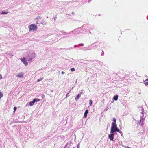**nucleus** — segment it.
<instances>
[{"label":"nucleus","instance_id":"72a5a7b5","mask_svg":"<svg viewBox=\"0 0 148 148\" xmlns=\"http://www.w3.org/2000/svg\"><path fill=\"white\" fill-rule=\"evenodd\" d=\"M66 33H64V35H66Z\"/></svg>","mask_w":148,"mask_h":148},{"label":"nucleus","instance_id":"aec40b11","mask_svg":"<svg viewBox=\"0 0 148 148\" xmlns=\"http://www.w3.org/2000/svg\"><path fill=\"white\" fill-rule=\"evenodd\" d=\"M3 95L1 92H0V99L3 96Z\"/></svg>","mask_w":148,"mask_h":148},{"label":"nucleus","instance_id":"ddd939ff","mask_svg":"<svg viewBox=\"0 0 148 148\" xmlns=\"http://www.w3.org/2000/svg\"><path fill=\"white\" fill-rule=\"evenodd\" d=\"M80 97H81L80 94H78L77 96L75 98V100H77Z\"/></svg>","mask_w":148,"mask_h":148},{"label":"nucleus","instance_id":"cd10ccee","mask_svg":"<svg viewBox=\"0 0 148 148\" xmlns=\"http://www.w3.org/2000/svg\"><path fill=\"white\" fill-rule=\"evenodd\" d=\"M119 133L121 134V136H122L123 135V134L122 132V133Z\"/></svg>","mask_w":148,"mask_h":148},{"label":"nucleus","instance_id":"f8f14e48","mask_svg":"<svg viewBox=\"0 0 148 148\" xmlns=\"http://www.w3.org/2000/svg\"><path fill=\"white\" fill-rule=\"evenodd\" d=\"M88 110H86L85 111V112L84 113V117L85 118H86L87 116V114L88 113Z\"/></svg>","mask_w":148,"mask_h":148},{"label":"nucleus","instance_id":"f704fd0d","mask_svg":"<svg viewBox=\"0 0 148 148\" xmlns=\"http://www.w3.org/2000/svg\"><path fill=\"white\" fill-rule=\"evenodd\" d=\"M147 18L148 19V16L147 17Z\"/></svg>","mask_w":148,"mask_h":148},{"label":"nucleus","instance_id":"2eb2a0df","mask_svg":"<svg viewBox=\"0 0 148 148\" xmlns=\"http://www.w3.org/2000/svg\"><path fill=\"white\" fill-rule=\"evenodd\" d=\"M89 104L90 105V106H91L92 104V100L91 99H90L89 100Z\"/></svg>","mask_w":148,"mask_h":148},{"label":"nucleus","instance_id":"e433bc0d","mask_svg":"<svg viewBox=\"0 0 148 148\" xmlns=\"http://www.w3.org/2000/svg\"><path fill=\"white\" fill-rule=\"evenodd\" d=\"M84 48H87L84 47Z\"/></svg>","mask_w":148,"mask_h":148},{"label":"nucleus","instance_id":"39448f33","mask_svg":"<svg viewBox=\"0 0 148 148\" xmlns=\"http://www.w3.org/2000/svg\"><path fill=\"white\" fill-rule=\"evenodd\" d=\"M117 132L119 133H122V132L120 131L119 130H116L113 128L111 127V130H110V133H113L115 134V133L116 132Z\"/></svg>","mask_w":148,"mask_h":148},{"label":"nucleus","instance_id":"9d476101","mask_svg":"<svg viewBox=\"0 0 148 148\" xmlns=\"http://www.w3.org/2000/svg\"><path fill=\"white\" fill-rule=\"evenodd\" d=\"M115 134L111 133V134L109 135L108 137L110 141L113 140L114 139V135Z\"/></svg>","mask_w":148,"mask_h":148},{"label":"nucleus","instance_id":"5701e85b","mask_svg":"<svg viewBox=\"0 0 148 148\" xmlns=\"http://www.w3.org/2000/svg\"><path fill=\"white\" fill-rule=\"evenodd\" d=\"M70 92V91L69 92V93H68V94H67L66 95V98L67 97V96H69V95H68L69 93Z\"/></svg>","mask_w":148,"mask_h":148},{"label":"nucleus","instance_id":"c756f323","mask_svg":"<svg viewBox=\"0 0 148 148\" xmlns=\"http://www.w3.org/2000/svg\"><path fill=\"white\" fill-rule=\"evenodd\" d=\"M142 113V114H143V111H142V112H141Z\"/></svg>","mask_w":148,"mask_h":148},{"label":"nucleus","instance_id":"f3484780","mask_svg":"<svg viewBox=\"0 0 148 148\" xmlns=\"http://www.w3.org/2000/svg\"><path fill=\"white\" fill-rule=\"evenodd\" d=\"M8 13V12H5V11H2L1 12V14H7Z\"/></svg>","mask_w":148,"mask_h":148},{"label":"nucleus","instance_id":"412c9836","mask_svg":"<svg viewBox=\"0 0 148 148\" xmlns=\"http://www.w3.org/2000/svg\"><path fill=\"white\" fill-rule=\"evenodd\" d=\"M17 109V108L16 107H14V112Z\"/></svg>","mask_w":148,"mask_h":148},{"label":"nucleus","instance_id":"20e7f679","mask_svg":"<svg viewBox=\"0 0 148 148\" xmlns=\"http://www.w3.org/2000/svg\"><path fill=\"white\" fill-rule=\"evenodd\" d=\"M40 100L38 99H33L32 101L29 102L28 103L30 106L33 105L35 102L39 101Z\"/></svg>","mask_w":148,"mask_h":148},{"label":"nucleus","instance_id":"dca6fc26","mask_svg":"<svg viewBox=\"0 0 148 148\" xmlns=\"http://www.w3.org/2000/svg\"><path fill=\"white\" fill-rule=\"evenodd\" d=\"M144 83L145 85L147 86L148 85V82L145 80L144 82Z\"/></svg>","mask_w":148,"mask_h":148},{"label":"nucleus","instance_id":"a211bd4d","mask_svg":"<svg viewBox=\"0 0 148 148\" xmlns=\"http://www.w3.org/2000/svg\"><path fill=\"white\" fill-rule=\"evenodd\" d=\"M43 79V78H40V79H38L37 80V82H38L41 80H42Z\"/></svg>","mask_w":148,"mask_h":148},{"label":"nucleus","instance_id":"6ab92c4d","mask_svg":"<svg viewBox=\"0 0 148 148\" xmlns=\"http://www.w3.org/2000/svg\"><path fill=\"white\" fill-rule=\"evenodd\" d=\"M70 70L71 71L73 72V71H74L75 70V69L74 68H72L70 69Z\"/></svg>","mask_w":148,"mask_h":148},{"label":"nucleus","instance_id":"58836bf2","mask_svg":"<svg viewBox=\"0 0 148 148\" xmlns=\"http://www.w3.org/2000/svg\"><path fill=\"white\" fill-rule=\"evenodd\" d=\"M142 110H143V109H142ZM142 111H143V110H142Z\"/></svg>","mask_w":148,"mask_h":148},{"label":"nucleus","instance_id":"a878e982","mask_svg":"<svg viewBox=\"0 0 148 148\" xmlns=\"http://www.w3.org/2000/svg\"><path fill=\"white\" fill-rule=\"evenodd\" d=\"M65 73L63 71H62L61 73V74L63 75V74H64V73Z\"/></svg>","mask_w":148,"mask_h":148},{"label":"nucleus","instance_id":"b1692460","mask_svg":"<svg viewBox=\"0 0 148 148\" xmlns=\"http://www.w3.org/2000/svg\"><path fill=\"white\" fill-rule=\"evenodd\" d=\"M2 78V75L1 74H0V79H1Z\"/></svg>","mask_w":148,"mask_h":148},{"label":"nucleus","instance_id":"f03ea898","mask_svg":"<svg viewBox=\"0 0 148 148\" xmlns=\"http://www.w3.org/2000/svg\"><path fill=\"white\" fill-rule=\"evenodd\" d=\"M29 31L31 32H34L37 30V26L35 24H32L30 25L28 27Z\"/></svg>","mask_w":148,"mask_h":148},{"label":"nucleus","instance_id":"1a4fd4ad","mask_svg":"<svg viewBox=\"0 0 148 148\" xmlns=\"http://www.w3.org/2000/svg\"><path fill=\"white\" fill-rule=\"evenodd\" d=\"M24 74L23 73V72H20L18 73L16 77H18L20 78H23L24 77Z\"/></svg>","mask_w":148,"mask_h":148},{"label":"nucleus","instance_id":"4c0bfd02","mask_svg":"<svg viewBox=\"0 0 148 148\" xmlns=\"http://www.w3.org/2000/svg\"><path fill=\"white\" fill-rule=\"evenodd\" d=\"M13 56V55H12V56Z\"/></svg>","mask_w":148,"mask_h":148},{"label":"nucleus","instance_id":"2f4dec72","mask_svg":"<svg viewBox=\"0 0 148 148\" xmlns=\"http://www.w3.org/2000/svg\"><path fill=\"white\" fill-rule=\"evenodd\" d=\"M91 0H88V1L89 2V1H91Z\"/></svg>","mask_w":148,"mask_h":148},{"label":"nucleus","instance_id":"0eeeda50","mask_svg":"<svg viewBox=\"0 0 148 148\" xmlns=\"http://www.w3.org/2000/svg\"><path fill=\"white\" fill-rule=\"evenodd\" d=\"M46 22L43 19H42L41 21H36V24H42L43 25H45L46 24Z\"/></svg>","mask_w":148,"mask_h":148},{"label":"nucleus","instance_id":"bb28decb","mask_svg":"<svg viewBox=\"0 0 148 148\" xmlns=\"http://www.w3.org/2000/svg\"><path fill=\"white\" fill-rule=\"evenodd\" d=\"M73 31H71L70 32H69L68 34H71V33H72L73 32Z\"/></svg>","mask_w":148,"mask_h":148},{"label":"nucleus","instance_id":"f257e3e1","mask_svg":"<svg viewBox=\"0 0 148 148\" xmlns=\"http://www.w3.org/2000/svg\"><path fill=\"white\" fill-rule=\"evenodd\" d=\"M35 57V53L33 51H32L28 55V57L27 58V60L30 62L32 61L33 59Z\"/></svg>","mask_w":148,"mask_h":148},{"label":"nucleus","instance_id":"423d86ee","mask_svg":"<svg viewBox=\"0 0 148 148\" xmlns=\"http://www.w3.org/2000/svg\"><path fill=\"white\" fill-rule=\"evenodd\" d=\"M141 119L139 122V124L141 126H143L144 125L143 122H144L145 118H144L143 115L141 116Z\"/></svg>","mask_w":148,"mask_h":148},{"label":"nucleus","instance_id":"4be33fe9","mask_svg":"<svg viewBox=\"0 0 148 148\" xmlns=\"http://www.w3.org/2000/svg\"><path fill=\"white\" fill-rule=\"evenodd\" d=\"M84 93V92L83 91H81L80 92V93L79 94H80V95L81 94H83Z\"/></svg>","mask_w":148,"mask_h":148},{"label":"nucleus","instance_id":"6e6552de","mask_svg":"<svg viewBox=\"0 0 148 148\" xmlns=\"http://www.w3.org/2000/svg\"><path fill=\"white\" fill-rule=\"evenodd\" d=\"M20 60L25 66H26L28 65V63L25 58H21Z\"/></svg>","mask_w":148,"mask_h":148},{"label":"nucleus","instance_id":"4468645a","mask_svg":"<svg viewBox=\"0 0 148 148\" xmlns=\"http://www.w3.org/2000/svg\"><path fill=\"white\" fill-rule=\"evenodd\" d=\"M118 95H116V96H114L113 97V99L114 100L116 101L118 99Z\"/></svg>","mask_w":148,"mask_h":148},{"label":"nucleus","instance_id":"c85d7f7f","mask_svg":"<svg viewBox=\"0 0 148 148\" xmlns=\"http://www.w3.org/2000/svg\"><path fill=\"white\" fill-rule=\"evenodd\" d=\"M145 80L147 82H148V79H146Z\"/></svg>","mask_w":148,"mask_h":148},{"label":"nucleus","instance_id":"7c9ffc66","mask_svg":"<svg viewBox=\"0 0 148 148\" xmlns=\"http://www.w3.org/2000/svg\"><path fill=\"white\" fill-rule=\"evenodd\" d=\"M67 144H66V145H65V147H66V146H67Z\"/></svg>","mask_w":148,"mask_h":148},{"label":"nucleus","instance_id":"9b49d317","mask_svg":"<svg viewBox=\"0 0 148 148\" xmlns=\"http://www.w3.org/2000/svg\"><path fill=\"white\" fill-rule=\"evenodd\" d=\"M42 18V17L40 16H38L34 18V20L36 23V21H40V20Z\"/></svg>","mask_w":148,"mask_h":148},{"label":"nucleus","instance_id":"c9c22d12","mask_svg":"<svg viewBox=\"0 0 148 148\" xmlns=\"http://www.w3.org/2000/svg\"><path fill=\"white\" fill-rule=\"evenodd\" d=\"M83 49V50H85L84 49Z\"/></svg>","mask_w":148,"mask_h":148},{"label":"nucleus","instance_id":"393cba45","mask_svg":"<svg viewBox=\"0 0 148 148\" xmlns=\"http://www.w3.org/2000/svg\"><path fill=\"white\" fill-rule=\"evenodd\" d=\"M80 145L79 144H78L77 145V148H79Z\"/></svg>","mask_w":148,"mask_h":148},{"label":"nucleus","instance_id":"473e14b6","mask_svg":"<svg viewBox=\"0 0 148 148\" xmlns=\"http://www.w3.org/2000/svg\"><path fill=\"white\" fill-rule=\"evenodd\" d=\"M127 147V148H131V147Z\"/></svg>","mask_w":148,"mask_h":148},{"label":"nucleus","instance_id":"7ed1b4c3","mask_svg":"<svg viewBox=\"0 0 148 148\" xmlns=\"http://www.w3.org/2000/svg\"><path fill=\"white\" fill-rule=\"evenodd\" d=\"M113 121L111 125V128H113L114 129L116 130H119L117 127V125L116 123V119L115 118H113Z\"/></svg>","mask_w":148,"mask_h":148}]
</instances>
